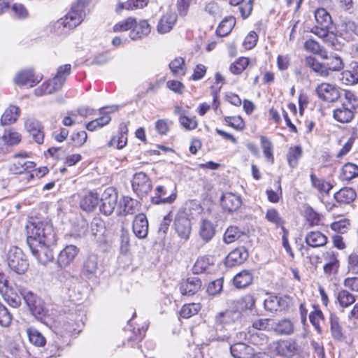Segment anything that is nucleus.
Wrapping results in <instances>:
<instances>
[{"instance_id":"obj_1","label":"nucleus","mask_w":358,"mask_h":358,"mask_svg":"<svg viewBox=\"0 0 358 358\" xmlns=\"http://www.w3.org/2000/svg\"><path fill=\"white\" fill-rule=\"evenodd\" d=\"M27 243L38 262L45 264L54 259L50 246L56 245L57 238L52 224L39 222L28 227Z\"/></svg>"},{"instance_id":"obj_2","label":"nucleus","mask_w":358,"mask_h":358,"mask_svg":"<svg viewBox=\"0 0 358 358\" xmlns=\"http://www.w3.org/2000/svg\"><path fill=\"white\" fill-rule=\"evenodd\" d=\"M315 24L311 27L310 31L320 38L327 46L338 50L339 43L336 34L330 31V26L333 23L331 14L324 8H317L314 11Z\"/></svg>"},{"instance_id":"obj_3","label":"nucleus","mask_w":358,"mask_h":358,"mask_svg":"<svg viewBox=\"0 0 358 358\" xmlns=\"http://www.w3.org/2000/svg\"><path fill=\"white\" fill-rule=\"evenodd\" d=\"M320 58L322 62L318 61L314 56H306L305 63L313 71L322 77L327 78L331 73L341 71L345 67L343 59L336 53L329 55L327 50L323 51Z\"/></svg>"},{"instance_id":"obj_4","label":"nucleus","mask_w":358,"mask_h":358,"mask_svg":"<svg viewBox=\"0 0 358 358\" xmlns=\"http://www.w3.org/2000/svg\"><path fill=\"white\" fill-rule=\"evenodd\" d=\"M343 98L332 110L333 119L341 124L352 122L358 113V97L349 90H343Z\"/></svg>"},{"instance_id":"obj_5","label":"nucleus","mask_w":358,"mask_h":358,"mask_svg":"<svg viewBox=\"0 0 358 358\" xmlns=\"http://www.w3.org/2000/svg\"><path fill=\"white\" fill-rule=\"evenodd\" d=\"M85 326L83 315L80 311L68 314L56 327L57 334L62 337L74 338L83 331Z\"/></svg>"},{"instance_id":"obj_6","label":"nucleus","mask_w":358,"mask_h":358,"mask_svg":"<svg viewBox=\"0 0 358 358\" xmlns=\"http://www.w3.org/2000/svg\"><path fill=\"white\" fill-rule=\"evenodd\" d=\"M92 0H76L71 5L69 11L59 20L63 27L73 29L80 25L86 16L85 8Z\"/></svg>"},{"instance_id":"obj_7","label":"nucleus","mask_w":358,"mask_h":358,"mask_svg":"<svg viewBox=\"0 0 358 358\" xmlns=\"http://www.w3.org/2000/svg\"><path fill=\"white\" fill-rule=\"evenodd\" d=\"M0 294L10 306H20L21 296L17 287L10 282L8 276L2 271H0Z\"/></svg>"},{"instance_id":"obj_8","label":"nucleus","mask_w":358,"mask_h":358,"mask_svg":"<svg viewBox=\"0 0 358 358\" xmlns=\"http://www.w3.org/2000/svg\"><path fill=\"white\" fill-rule=\"evenodd\" d=\"M273 351L283 358H292L301 351V347L294 338H280L273 342Z\"/></svg>"},{"instance_id":"obj_9","label":"nucleus","mask_w":358,"mask_h":358,"mask_svg":"<svg viewBox=\"0 0 358 358\" xmlns=\"http://www.w3.org/2000/svg\"><path fill=\"white\" fill-rule=\"evenodd\" d=\"M131 187L137 196L142 199L147 196L151 192L152 180L144 172H137L132 177Z\"/></svg>"},{"instance_id":"obj_10","label":"nucleus","mask_w":358,"mask_h":358,"mask_svg":"<svg viewBox=\"0 0 358 358\" xmlns=\"http://www.w3.org/2000/svg\"><path fill=\"white\" fill-rule=\"evenodd\" d=\"M339 87L336 84L322 82L315 87V93L323 101L335 103L341 98Z\"/></svg>"},{"instance_id":"obj_11","label":"nucleus","mask_w":358,"mask_h":358,"mask_svg":"<svg viewBox=\"0 0 358 358\" xmlns=\"http://www.w3.org/2000/svg\"><path fill=\"white\" fill-rule=\"evenodd\" d=\"M9 268L18 274H24L29 268V262L22 251L15 248L10 250L8 255Z\"/></svg>"},{"instance_id":"obj_12","label":"nucleus","mask_w":358,"mask_h":358,"mask_svg":"<svg viewBox=\"0 0 358 358\" xmlns=\"http://www.w3.org/2000/svg\"><path fill=\"white\" fill-rule=\"evenodd\" d=\"M148 327L144 325H136L126 330L127 337L123 342L125 348H141V342L145 336Z\"/></svg>"},{"instance_id":"obj_13","label":"nucleus","mask_w":358,"mask_h":358,"mask_svg":"<svg viewBox=\"0 0 358 358\" xmlns=\"http://www.w3.org/2000/svg\"><path fill=\"white\" fill-rule=\"evenodd\" d=\"M118 199L117 192L115 188L108 187L105 189L101 196H99V210L104 215H110L116 206Z\"/></svg>"},{"instance_id":"obj_14","label":"nucleus","mask_w":358,"mask_h":358,"mask_svg":"<svg viewBox=\"0 0 358 358\" xmlns=\"http://www.w3.org/2000/svg\"><path fill=\"white\" fill-rule=\"evenodd\" d=\"M174 230L181 241H187L192 233V223L184 212L176 214L173 222Z\"/></svg>"},{"instance_id":"obj_15","label":"nucleus","mask_w":358,"mask_h":358,"mask_svg":"<svg viewBox=\"0 0 358 358\" xmlns=\"http://www.w3.org/2000/svg\"><path fill=\"white\" fill-rule=\"evenodd\" d=\"M290 298L288 296H268L264 301L265 310L271 313L287 310L289 308Z\"/></svg>"},{"instance_id":"obj_16","label":"nucleus","mask_w":358,"mask_h":358,"mask_svg":"<svg viewBox=\"0 0 358 358\" xmlns=\"http://www.w3.org/2000/svg\"><path fill=\"white\" fill-rule=\"evenodd\" d=\"M132 24L131 31L129 32V38L132 41H139L148 37L152 31V26L147 19L137 20L134 17V23Z\"/></svg>"},{"instance_id":"obj_17","label":"nucleus","mask_w":358,"mask_h":358,"mask_svg":"<svg viewBox=\"0 0 358 358\" xmlns=\"http://www.w3.org/2000/svg\"><path fill=\"white\" fill-rule=\"evenodd\" d=\"M322 257L325 262L323 266L325 275L331 277L337 275L341 266L338 252L332 250L326 251L323 253Z\"/></svg>"},{"instance_id":"obj_18","label":"nucleus","mask_w":358,"mask_h":358,"mask_svg":"<svg viewBox=\"0 0 358 358\" xmlns=\"http://www.w3.org/2000/svg\"><path fill=\"white\" fill-rule=\"evenodd\" d=\"M42 78V76H36L33 69H28L18 71L15 74L13 81L19 87L29 85L32 87L36 85Z\"/></svg>"},{"instance_id":"obj_19","label":"nucleus","mask_w":358,"mask_h":358,"mask_svg":"<svg viewBox=\"0 0 358 358\" xmlns=\"http://www.w3.org/2000/svg\"><path fill=\"white\" fill-rule=\"evenodd\" d=\"M129 129L125 123H121L119 125L117 134L111 136L110 139L106 144L108 148H115L117 150H122L128 143Z\"/></svg>"},{"instance_id":"obj_20","label":"nucleus","mask_w":358,"mask_h":358,"mask_svg":"<svg viewBox=\"0 0 358 358\" xmlns=\"http://www.w3.org/2000/svg\"><path fill=\"white\" fill-rule=\"evenodd\" d=\"M335 34L336 38L339 36L348 42L353 41L355 36H358V21L346 20L341 22L338 24Z\"/></svg>"},{"instance_id":"obj_21","label":"nucleus","mask_w":358,"mask_h":358,"mask_svg":"<svg viewBox=\"0 0 358 358\" xmlns=\"http://www.w3.org/2000/svg\"><path fill=\"white\" fill-rule=\"evenodd\" d=\"M24 129L31 136L32 139L37 144H43L45 133L42 124L34 118H27L24 121Z\"/></svg>"},{"instance_id":"obj_22","label":"nucleus","mask_w":358,"mask_h":358,"mask_svg":"<svg viewBox=\"0 0 358 358\" xmlns=\"http://www.w3.org/2000/svg\"><path fill=\"white\" fill-rule=\"evenodd\" d=\"M178 16L176 12L169 10L164 13L159 18L156 29L159 34H165L170 32L178 21Z\"/></svg>"},{"instance_id":"obj_23","label":"nucleus","mask_w":358,"mask_h":358,"mask_svg":"<svg viewBox=\"0 0 358 358\" xmlns=\"http://www.w3.org/2000/svg\"><path fill=\"white\" fill-rule=\"evenodd\" d=\"M26 304L31 313L36 317L41 318L45 315V308L41 298L29 292L24 296Z\"/></svg>"},{"instance_id":"obj_24","label":"nucleus","mask_w":358,"mask_h":358,"mask_svg":"<svg viewBox=\"0 0 358 358\" xmlns=\"http://www.w3.org/2000/svg\"><path fill=\"white\" fill-rule=\"evenodd\" d=\"M202 287L201 280L198 277H188L182 280L179 284V290L182 296H193L196 294Z\"/></svg>"},{"instance_id":"obj_25","label":"nucleus","mask_w":358,"mask_h":358,"mask_svg":"<svg viewBox=\"0 0 358 358\" xmlns=\"http://www.w3.org/2000/svg\"><path fill=\"white\" fill-rule=\"evenodd\" d=\"M248 257V250L245 247H237L226 257L225 264L229 267L239 266L243 264Z\"/></svg>"},{"instance_id":"obj_26","label":"nucleus","mask_w":358,"mask_h":358,"mask_svg":"<svg viewBox=\"0 0 358 358\" xmlns=\"http://www.w3.org/2000/svg\"><path fill=\"white\" fill-rule=\"evenodd\" d=\"M99 204V194L95 190H90L79 201L80 208L85 212L92 213Z\"/></svg>"},{"instance_id":"obj_27","label":"nucleus","mask_w":358,"mask_h":358,"mask_svg":"<svg viewBox=\"0 0 358 358\" xmlns=\"http://www.w3.org/2000/svg\"><path fill=\"white\" fill-rule=\"evenodd\" d=\"M80 249L74 245H68L62 250L57 257V264L59 267L65 268L69 266L78 256Z\"/></svg>"},{"instance_id":"obj_28","label":"nucleus","mask_w":358,"mask_h":358,"mask_svg":"<svg viewBox=\"0 0 358 358\" xmlns=\"http://www.w3.org/2000/svg\"><path fill=\"white\" fill-rule=\"evenodd\" d=\"M328 241L327 236L317 229L308 231L304 238L306 244L313 248L324 247L327 244Z\"/></svg>"},{"instance_id":"obj_29","label":"nucleus","mask_w":358,"mask_h":358,"mask_svg":"<svg viewBox=\"0 0 358 358\" xmlns=\"http://www.w3.org/2000/svg\"><path fill=\"white\" fill-rule=\"evenodd\" d=\"M148 221L144 213L137 214L132 223V230L136 237L143 239L147 237L148 234Z\"/></svg>"},{"instance_id":"obj_30","label":"nucleus","mask_w":358,"mask_h":358,"mask_svg":"<svg viewBox=\"0 0 358 358\" xmlns=\"http://www.w3.org/2000/svg\"><path fill=\"white\" fill-rule=\"evenodd\" d=\"M310 180L312 187L322 196H329L331 190L334 188V185L330 181L318 177L314 173L310 175Z\"/></svg>"},{"instance_id":"obj_31","label":"nucleus","mask_w":358,"mask_h":358,"mask_svg":"<svg viewBox=\"0 0 358 358\" xmlns=\"http://www.w3.org/2000/svg\"><path fill=\"white\" fill-rule=\"evenodd\" d=\"M155 192V196L150 199L151 203L155 205L171 204L175 201L177 197L176 192H172L169 196H166L167 190L164 185L157 186Z\"/></svg>"},{"instance_id":"obj_32","label":"nucleus","mask_w":358,"mask_h":358,"mask_svg":"<svg viewBox=\"0 0 358 358\" xmlns=\"http://www.w3.org/2000/svg\"><path fill=\"white\" fill-rule=\"evenodd\" d=\"M221 206L224 211L233 213L236 211L242 204L241 198L231 192H226L221 197Z\"/></svg>"},{"instance_id":"obj_33","label":"nucleus","mask_w":358,"mask_h":358,"mask_svg":"<svg viewBox=\"0 0 358 358\" xmlns=\"http://www.w3.org/2000/svg\"><path fill=\"white\" fill-rule=\"evenodd\" d=\"M249 240L248 234L241 231L236 226H229L223 235V241L227 244H231L236 241L245 242Z\"/></svg>"},{"instance_id":"obj_34","label":"nucleus","mask_w":358,"mask_h":358,"mask_svg":"<svg viewBox=\"0 0 358 358\" xmlns=\"http://www.w3.org/2000/svg\"><path fill=\"white\" fill-rule=\"evenodd\" d=\"M214 264L215 260L213 256L209 255H201L196 259L192 266V272L194 274L209 273Z\"/></svg>"},{"instance_id":"obj_35","label":"nucleus","mask_w":358,"mask_h":358,"mask_svg":"<svg viewBox=\"0 0 358 358\" xmlns=\"http://www.w3.org/2000/svg\"><path fill=\"white\" fill-rule=\"evenodd\" d=\"M100 116L85 124V129L91 132L96 131L108 125L111 121V116L109 112L105 111L103 108L99 110Z\"/></svg>"},{"instance_id":"obj_36","label":"nucleus","mask_w":358,"mask_h":358,"mask_svg":"<svg viewBox=\"0 0 358 358\" xmlns=\"http://www.w3.org/2000/svg\"><path fill=\"white\" fill-rule=\"evenodd\" d=\"M21 115V109L15 105H9L0 117L1 126H10L15 124Z\"/></svg>"},{"instance_id":"obj_37","label":"nucleus","mask_w":358,"mask_h":358,"mask_svg":"<svg viewBox=\"0 0 358 358\" xmlns=\"http://www.w3.org/2000/svg\"><path fill=\"white\" fill-rule=\"evenodd\" d=\"M35 162L24 159H13L9 164L8 170L15 175L29 174L34 169Z\"/></svg>"},{"instance_id":"obj_38","label":"nucleus","mask_w":358,"mask_h":358,"mask_svg":"<svg viewBox=\"0 0 358 358\" xmlns=\"http://www.w3.org/2000/svg\"><path fill=\"white\" fill-rule=\"evenodd\" d=\"M296 326L290 318H282L273 326V331L279 336H291L294 334Z\"/></svg>"},{"instance_id":"obj_39","label":"nucleus","mask_w":358,"mask_h":358,"mask_svg":"<svg viewBox=\"0 0 358 358\" xmlns=\"http://www.w3.org/2000/svg\"><path fill=\"white\" fill-rule=\"evenodd\" d=\"M222 123L236 132H243L247 128L245 120L241 115H224Z\"/></svg>"},{"instance_id":"obj_40","label":"nucleus","mask_w":358,"mask_h":358,"mask_svg":"<svg viewBox=\"0 0 358 358\" xmlns=\"http://www.w3.org/2000/svg\"><path fill=\"white\" fill-rule=\"evenodd\" d=\"M303 155V150L301 145H291L286 154V160L289 167L291 169H296Z\"/></svg>"},{"instance_id":"obj_41","label":"nucleus","mask_w":358,"mask_h":358,"mask_svg":"<svg viewBox=\"0 0 358 358\" xmlns=\"http://www.w3.org/2000/svg\"><path fill=\"white\" fill-rule=\"evenodd\" d=\"M0 139L5 145L13 147L19 145L22 141V134L14 127L5 129Z\"/></svg>"},{"instance_id":"obj_42","label":"nucleus","mask_w":358,"mask_h":358,"mask_svg":"<svg viewBox=\"0 0 358 358\" xmlns=\"http://www.w3.org/2000/svg\"><path fill=\"white\" fill-rule=\"evenodd\" d=\"M303 216L306 224L310 228L323 225V215L310 206L305 208Z\"/></svg>"},{"instance_id":"obj_43","label":"nucleus","mask_w":358,"mask_h":358,"mask_svg":"<svg viewBox=\"0 0 358 358\" xmlns=\"http://www.w3.org/2000/svg\"><path fill=\"white\" fill-rule=\"evenodd\" d=\"M60 83L57 82L53 78L43 82L40 86L36 87L34 94L36 96H43L53 94L62 89Z\"/></svg>"},{"instance_id":"obj_44","label":"nucleus","mask_w":358,"mask_h":358,"mask_svg":"<svg viewBox=\"0 0 358 358\" xmlns=\"http://www.w3.org/2000/svg\"><path fill=\"white\" fill-rule=\"evenodd\" d=\"M230 351L235 358H251L255 353V350L251 346L242 342L231 345Z\"/></svg>"},{"instance_id":"obj_45","label":"nucleus","mask_w":358,"mask_h":358,"mask_svg":"<svg viewBox=\"0 0 358 358\" xmlns=\"http://www.w3.org/2000/svg\"><path fill=\"white\" fill-rule=\"evenodd\" d=\"M260 147L263 155L269 164H273L275 162L274 145L272 141L266 136H259Z\"/></svg>"},{"instance_id":"obj_46","label":"nucleus","mask_w":358,"mask_h":358,"mask_svg":"<svg viewBox=\"0 0 358 358\" xmlns=\"http://www.w3.org/2000/svg\"><path fill=\"white\" fill-rule=\"evenodd\" d=\"M169 68L172 75L176 78L184 77L187 71L185 59L180 56L176 57L172 59L169 64Z\"/></svg>"},{"instance_id":"obj_47","label":"nucleus","mask_w":358,"mask_h":358,"mask_svg":"<svg viewBox=\"0 0 358 358\" xmlns=\"http://www.w3.org/2000/svg\"><path fill=\"white\" fill-rule=\"evenodd\" d=\"M339 178L348 183L358 178V165L352 162L345 163L341 169Z\"/></svg>"},{"instance_id":"obj_48","label":"nucleus","mask_w":358,"mask_h":358,"mask_svg":"<svg viewBox=\"0 0 358 358\" xmlns=\"http://www.w3.org/2000/svg\"><path fill=\"white\" fill-rule=\"evenodd\" d=\"M231 6H238L241 17L243 20L248 18L253 10L254 0H229Z\"/></svg>"},{"instance_id":"obj_49","label":"nucleus","mask_w":358,"mask_h":358,"mask_svg":"<svg viewBox=\"0 0 358 358\" xmlns=\"http://www.w3.org/2000/svg\"><path fill=\"white\" fill-rule=\"evenodd\" d=\"M236 24V17L233 15L225 17L218 24L215 33L218 36L224 37L228 36Z\"/></svg>"},{"instance_id":"obj_50","label":"nucleus","mask_w":358,"mask_h":358,"mask_svg":"<svg viewBox=\"0 0 358 358\" xmlns=\"http://www.w3.org/2000/svg\"><path fill=\"white\" fill-rule=\"evenodd\" d=\"M334 197L339 203L348 204L356 199L357 192L352 187H345L336 192Z\"/></svg>"},{"instance_id":"obj_51","label":"nucleus","mask_w":358,"mask_h":358,"mask_svg":"<svg viewBox=\"0 0 358 358\" xmlns=\"http://www.w3.org/2000/svg\"><path fill=\"white\" fill-rule=\"evenodd\" d=\"M26 333L29 343L35 347L43 348L46 345L45 337L36 328L29 327Z\"/></svg>"},{"instance_id":"obj_52","label":"nucleus","mask_w":358,"mask_h":358,"mask_svg":"<svg viewBox=\"0 0 358 358\" xmlns=\"http://www.w3.org/2000/svg\"><path fill=\"white\" fill-rule=\"evenodd\" d=\"M253 274L249 270H243L237 273L233 278L234 285L238 288H245L252 284Z\"/></svg>"},{"instance_id":"obj_53","label":"nucleus","mask_w":358,"mask_h":358,"mask_svg":"<svg viewBox=\"0 0 358 358\" xmlns=\"http://www.w3.org/2000/svg\"><path fill=\"white\" fill-rule=\"evenodd\" d=\"M275 189L268 188L265 193L267 200L271 203H278L282 200L283 192L281 185V179L278 178L274 182Z\"/></svg>"},{"instance_id":"obj_54","label":"nucleus","mask_w":358,"mask_h":358,"mask_svg":"<svg viewBox=\"0 0 358 358\" xmlns=\"http://www.w3.org/2000/svg\"><path fill=\"white\" fill-rule=\"evenodd\" d=\"M265 220L277 229L282 227V224L286 223L280 212L274 207H271L266 210Z\"/></svg>"},{"instance_id":"obj_55","label":"nucleus","mask_w":358,"mask_h":358,"mask_svg":"<svg viewBox=\"0 0 358 358\" xmlns=\"http://www.w3.org/2000/svg\"><path fill=\"white\" fill-rule=\"evenodd\" d=\"M250 59L248 57L241 56L236 59L229 66V71L235 76H239L250 66Z\"/></svg>"},{"instance_id":"obj_56","label":"nucleus","mask_w":358,"mask_h":358,"mask_svg":"<svg viewBox=\"0 0 358 358\" xmlns=\"http://www.w3.org/2000/svg\"><path fill=\"white\" fill-rule=\"evenodd\" d=\"M250 344L254 345L259 350H265L268 344L269 338L263 333H251L248 338Z\"/></svg>"},{"instance_id":"obj_57","label":"nucleus","mask_w":358,"mask_h":358,"mask_svg":"<svg viewBox=\"0 0 358 358\" xmlns=\"http://www.w3.org/2000/svg\"><path fill=\"white\" fill-rule=\"evenodd\" d=\"M329 322L332 337L335 340L343 341L345 336L343 333V328L339 317L335 314H331L329 317Z\"/></svg>"},{"instance_id":"obj_58","label":"nucleus","mask_w":358,"mask_h":358,"mask_svg":"<svg viewBox=\"0 0 358 358\" xmlns=\"http://www.w3.org/2000/svg\"><path fill=\"white\" fill-rule=\"evenodd\" d=\"M202 306L200 303H188L184 304L180 311L179 315L184 319H189L197 315L201 310Z\"/></svg>"},{"instance_id":"obj_59","label":"nucleus","mask_w":358,"mask_h":358,"mask_svg":"<svg viewBox=\"0 0 358 358\" xmlns=\"http://www.w3.org/2000/svg\"><path fill=\"white\" fill-rule=\"evenodd\" d=\"M138 203L129 196H124L120 201L121 213L124 215H132L136 213Z\"/></svg>"},{"instance_id":"obj_60","label":"nucleus","mask_w":358,"mask_h":358,"mask_svg":"<svg viewBox=\"0 0 358 358\" xmlns=\"http://www.w3.org/2000/svg\"><path fill=\"white\" fill-rule=\"evenodd\" d=\"M313 310L309 314V320L312 325L317 331H321V322L324 320L323 313L318 305L313 306Z\"/></svg>"},{"instance_id":"obj_61","label":"nucleus","mask_w":358,"mask_h":358,"mask_svg":"<svg viewBox=\"0 0 358 358\" xmlns=\"http://www.w3.org/2000/svg\"><path fill=\"white\" fill-rule=\"evenodd\" d=\"M303 48L306 52L320 57L323 54V51H326V49L313 38L307 39L303 43Z\"/></svg>"},{"instance_id":"obj_62","label":"nucleus","mask_w":358,"mask_h":358,"mask_svg":"<svg viewBox=\"0 0 358 358\" xmlns=\"http://www.w3.org/2000/svg\"><path fill=\"white\" fill-rule=\"evenodd\" d=\"M134 23V17L129 16L116 22L112 28L114 33H121L129 31H131L132 24Z\"/></svg>"},{"instance_id":"obj_63","label":"nucleus","mask_w":358,"mask_h":358,"mask_svg":"<svg viewBox=\"0 0 358 358\" xmlns=\"http://www.w3.org/2000/svg\"><path fill=\"white\" fill-rule=\"evenodd\" d=\"M337 300L341 307L348 308L355 302V296L346 289H341L337 294Z\"/></svg>"},{"instance_id":"obj_64","label":"nucleus","mask_w":358,"mask_h":358,"mask_svg":"<svg viewBox=\"0 0 358 358\" xmlns=\"http://www.w3.org/2000/svg\"><path fill=\"white\" fill-rule=\"evenodd\" d=\"M199 234L205 241H209L215 235V229L209 220H204L201 224Z\"/></svg>"}]
</instances>
